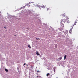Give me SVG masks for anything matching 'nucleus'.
Masks as SVG:
<instances>
[{
  "label": "nucleus",
  "instance_id": "obj_1",
  "mask_svg": "<svg viewBox=\"0 0 78 78\" xmlns=\"http://www.w3.org/2000/svg\"><path fill=\"white\" fill-rule=\"evenodd\" d=\"M77 22H78V20H76L74 22L75 23L72 26H71V28L70 29V30L69 31L70 33V32H72V28H73V26H74V25H75L76 24V23H77Z\"/></svg>",
  "mask_w": 78,
  "mask_h": 78
},
{
  "label": "nucleus",
  "instance_id": "obj_20",
  "mask_svg": "<svg viewBox=\"0 0 78 78\" xmlns=\"http://www.w3.org/2000/svg\"><path fill=\"white\" fill-rule=\"evenodd\" d=\"M29 6H28V7H30V5H29Z\"/></svg>",
  "mask_w": 78,
  "mask_h": 78
},
{
  "label": "nucleus",
  "instance_id": "obj_6",
  "mask_svg": "<svg viewBox=\"0 0 78 78\" xmlns=\"http://www.w3.org/2000/svg\"><path fill=\"white\" fill-rule=\"evenodd\" d=\"M54 71V72H55V71H56V67H55L53 68Z\"/></svg>",
  "mask_w": 78,
  "mask_h": 78
},
{
  "label": "nucleus",
  "instance_id": "obj_21",
  "mask_svg": "<svg viewBox=\"0 0 78 78\" xmlns=\"http://www.w3.org/2000/svg\"><path fill=\"white\" fill-rule=\"evenodd\" d=\"M4 28L6 29V27H4Z\"/></svg>",
  "mask_w": 78,
  "mask_h": 78
},
{
  "label": "nucleus",
  "instance_id": "obj_12",
  "mask_svg": "<svg viewBox=\"0 0 78 78\" xmlns=\"http://www.w3.org/2000/svg\"><path fill=\"white\" fill-rule=\"evenodd\" d=\"M66 57H67V55H65L64 56V59H66Z\"/></svg>",
  "mask_w": 78,
  "mask_h": 78
},
{
  "label": "nucleus",
  "instance_id": "obj_8",
  "mask_svg": "<svg viewBox=\"0 0 78 78\" xmlns=\"http://www.w3.org/2000/svg\"><path fill=\"white\" fill-rule=\"evenodd\" d=\"M36 6L37 7H40V5H39L37 4L36 5Z\"/></svg>",
  "mask_w": 78,
  "mask_h": 78
},
{
  "label": "nucleus",
  "instance_id": "obj_17",
  "mask_svg": "<svg viewBox=\"0 0 78 78\" xmlns=\"http://www.w3.org/2000/svg\"><path fill=\"white\" fill-rule=\"evenodd\" d=\"M30 3H34V2H30Z\"/></svg>",
  "mask_w": 78,
  "mask_h": 78
},
{
  "label": "nucleus",
  "instance_id": "obj_13",
  "mask_svg": "<svg viewBox=\"0 0 78 78\" xmlns=\"http://www.w3.org/2000/svg\"><path fill=\"white\" fill-rule=\"evenodd\" d=\"M5 70L6 72H8V70L6 69H5Z\"/></svg>",
  "mask_w": 78,
  "mask_h": 78
},
{
  "label": "nucleus",
  "instance_id": "obj_11",
  "mask_svg": "<svg viewBox=\"0 0 78 78\" xmlns=\"http://www.w3.org/2000/svg\"><path fill=\"white\" fill-rule=\"evenodd\" d=\"M66 22H67V23H70V22L69 21V20H66Z\"/></svg>",
  "mask_w": 78,
  "mask_h": 78
},
{
  "label": "nucleus",
  "instance_id": "obj_4",
  "mask_svg": "<svg viewBox=\"0 0 78 78\" xmlns=\"http://www.w3.org/2000/svg\"><path fill=\"white\" fill-rule=\"evenodd\" d=\"M62 57H60L58 59V61H60V60H61V59H62Z\"/></svg>",
  "mask_w": 78,
  "mask_h": 78
},
{
  "label": "nucleus",
  "instance_id": "obj_18",
  "mask_svg": "<svg viewBox=\"0 0 78 78\" xmlns=\"http://www.w3.org/2000/svg\"><path fill=\"white\" fill-rule=\"evenodd\" d=\"M26 65V64H25V63L24 64V66H25Z\"/></svg>",
  "mask_w": 78,
  "mask_h": 78
},
{
  "label": "nucleus",
  "instance_id": "obj_19",
  "mask_svg": "<svg viewBox=\"0 0 78 78\" xmlns=\"http://www.w3.org/2000/svg\"><path fill=\"white\" fill-rule=\"evenodd\" d=\"M40 72L39 71V70H38L37 71V72Z\"/></svg>",
  "mask_w": 78,
  "mask_h": 78
},
{
  "label": "nucleus",
  "instance_id": "obj_5",
  "mask_svg": "<svg viewBox=\"0 0 78 78\" xmlns=\"http://www.w3.org/2000/svg\"><path fill=\"white\" fill-rule=\"evenodd\" d=\"M36 55H37V56H39L40 55V54L39 53V52L37 51H36Z\"/></svg>",
  "mask_w": 78,
  "mask_h": 78
},
{
  "label": "nucleus",
  "instance_id": "obj_9",
  "mask_svg": "<svg viewBox=\"0 0 78 78\" xmlns=\"http://www.w3.org/2000/svg\"><path fill=\"white\" fill-rule=\"evenodd\" d=\"M41 7H42L43 8H45V6H44V5H43V6H41Z\"/></svg>",
  "mask_w": 78,
  "mask_h": 78
},
{
  "label": "nucleus",
  "instance_id": "obj_14",
  "mask_svg": "<svg viewBox=\"0 0 78 78\" xmlns=\"http://www.w3.org/2000/svg\"><path fill=\"white\" fill-rule=\"evenodd\" d=\"M48 10H50V9H47V11H48Z\"/></svg>",
  "mask_w": 78,
  "mask_h": 78
},
{
  "label": "nucleus",
  "instance_id": "obj_10",
  "mask_svg": "<svg viewBox=\"0 0 78 78\" xmlns=\"http://www.w3.org/2000/svg\"><path fill=\"white\" fill-rule=\"evenodd\" d=\"M28 47H29V48H31V46L30 45H28Z\"/></svg>",
  "mask_w": 78,
  "mask_h": 78
},
{
  "label": "nucleus",
  "instance_id": "obj_3",
  "mask_svg": "<svg viewBox=\"0 0 78 78\" xmlns=\"http://www.w3.org/2000/svg\"><path fill=\"white\" fill-rule=\"evenodd\" d=\"M61 28H64V25L63 24V23H61Z\"/></svg>",
  "mask_w": 78,
  "mask_h": 78
},
{
  "label": "nucleus",
  "instance_id": "obj_2",
  "mask_svg": "<svg viewBox=\"0 0 78 78\" xmlns=\"http://www.w3.org/2000/svg\"><path fill=\"white\" fill-rule=\"evenodd\" d=\"M66 20H67V17H66L65 18H63L61 20V22L62 23H65V22H66Z\"/></svg>",
  "mask_w": 78,
  "mask_h": 78
},
{
  "label": "nucleus",
  "instance_id": "obj_16",
  "mask_svg": "<svg viewBox=\"0 0 78 78\" xmlns=\"http://www.w3.org/2000/svg\"><path fill=\"white\" fill-rule=\"evenodd\" d=\"M37 77H39V78H41V76H36Z\"/></svg>",
  "mask_w": 78,
  "mask_h": 78
},
{
  "label": "nucleus",
  "instance_id": "obj_15",
  "mask_svg": "<svg viewBox=\"0 0 78 78\" xmlns=\"http://www.w3.org/2000/svg\"><path fill=\"white\" fill-rule=\"evenodd\" d=\"M62 16H63L64 17L65 16V15H64V14H62Z\"/></svg>",
  "mask_w": 78,
  "mask_h": 78
},
{
  "label": "nucleus",
  "instance_id": "obj_7",
  "mask_svg": "<svg viewBox=\"0 0 78 78\" xmlns=\"http://www.w3.org/2000/svg\"><path fill=\"white\" fill-rule=\"evenodd\" d=\"M50 75V73H48L46 74V76H49Z\"/></svg>",
  "mask_w": 78,
  "mask_h": 78
}]
</instances>
